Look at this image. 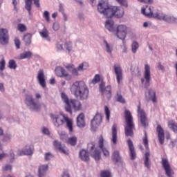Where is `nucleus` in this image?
Masks as SVG:
<instances>
[{
  "label": "nucleus",
  "mask_w": 177,
  "mask_h": 177,
  "mask_svg": "<svg viewBox=\"0 0 177 177\" xmlns=\"http://www.w3.org/2000/svg\"><path fill=\"white\" fill-rule=\"evenodd\" d=\"M97 10L106 19L116 17L121 19L124 16V8L117 6H109L107 0H101L97 5Z\"/></svg>",
  "instance_id": "obj_1"
},
{
  "label": "nucleus",
  "mask_w": 177,
  "mask_h": 177,
  "mask_svg": "<svg viewBox=\"0 0 177 177\" xmlns=\"http://www.w3.org/2000/svg\"><path fill=\"white\" fill-rule=\"evenodd\" d=\"M141 13L147 17H153L154 19H158V20H164V21H167V23H174L176 20L173 16L166 15L156 10L154 7H149L148 6L142 8Z\"/></svg>",
  "instance_id": "obj_2"
},
{
  "label": "nucleus",
  "mask_w": 177,
  "mask_h": 177,
  "mask_svg": "<svg viewBox=\"0 0 177 177\" xmlns=\"http://www.w3.org/2000/svg\"><path fill=\"white\" fill-rule=\"evenodd\" d=\"M70 91L76 97L80 100H86L89 95V89L84 81H76L71 86Z\"/></svg>",
  "instance_id": "obj_3"
},
{
  "label": "nucleus",
  "mask_w": 177,
  "mask_h": 177,
  "mask_svg": "<svg viewBox=\"0 0 177 177\" xmlns=\"http://www.w3.org/2000/svg\"><path fill=\"white\" fill-rule=\"evenodd\" d=\"M50 116L52 119V121L53 122V124L57 128H60L63 124L66 122V127L69 131V132L71 133L73 132L74 129L73 127V120L70 119V118L62 115V114H50Z\"/></svg>",
  "instance_id": "obj_4"
},
{
  "label": "nucleus",
  "mask_w": 177,
  "mask_h": 177,
  "mask_svg": "<svg viewBox=\"0 0 177 177\" xmlns=\"http://www.w3.org/2000/svg\"><path fill=\"white\" fill-rule=\"evenodd\" d=\"M124 118L126 126L124 127V133L127 138H133V131H135V123L133 122V117L129 110L124 111Z\"/></svg>",
  "instance_id": "obj_5"
},
{
  "label": "nucleus",
  "mask_w": 177,
  "mask_h": 177,
  "mask_svg": "<svg viewBox=\"0 0 177 177\" xmlns=\"http://www.w3.org/2000/svg\"><path fill=\"white\" fill-rule=\"evenodd\" d=\"M25 103L30 107V110H35V111L41 110V104L38 101L35 102V100L32 98V95H26Z\"/></svg>",
  "instance_id": "obj_6"
},
{
  "label": "nucleus",
  "mask_w": 177,
  "mask_h": 177,
  "mask_svg": "<svg viewBox=\"0 0 177 177\" xmlns=\"http://www.w3.org/2000/svg\"><path fill=\"white\" fill-rule=\"evenodd\" d=\"M138 115L140 118V124L145 129L149 127V120L147 119V116L146 115V112L145 110L142 109L140 102L138 105L137 110Z\"/></svg>",
  "instance_id": "obj_7"
},
{
  "label": "nucleus",
  "mask_w": 177,
  "mask_h": 177,
  "mask_svg": "<svg viewBox=\"0 0 177 177\" xmlns=\"http://www.w3.org/2000/svg\"><path fill=\"white\" fill-rule=\"evenodd\" d=\"M143 76L144 77L141 78V82L145 88H149L151 80V72L150 71V66L147 64L145 65Z\"/></svg>",
  "instance_id": "obj_8"
},
{
  "label": "nucleus",
  "mask_w": 177,
  "mask_h": 177,
  "mask_svg": "<svg viewBox=\"0 0 177 177\" xmlns=\"http://www.w3.org/2000/svg\"><path fill=\"white\" fill-rule=\"evenodd\" d=\"M160 163L162 168L165 169V175L167 177H174L175 172L174 171V169H172L171 164H169V161H168L167 158H162Z\"/></svg>",
  "instance_id": "obj_9"
},
{
  "label": "nucleus",
  "mask_w": 177,
  "mask_h": 177,
  "mask_svg": "<svg viewBox=\"0 0 177 177\" xmlns=\"http://www.w3.org/2000/svg\"><path fill=\"white\" fill-rule=\"evenodd\" d=\"M96 145L95 142H91L87 145V149L90 151L91 156L95 161L100 160V151L97 149H95Z\"/></svg>",
  "instance_id": "obj_10"
},
{
  "label": "nucleus",
  "mask_w": 177,
  "mask_h": 177,
  "mask_svg": "<svg viewBox=\"0 0 177 177\" xmlns=\"http://www.w3.org/2000/svg\"><path fill=\"white\" fill-rule=\"evenodd\" d=\"M106 84L101 82L100 84V92L104 97L107 98L108 100L111 99V86H107L105 87Z\"/></svg>",
  "instance_id": "obj_11"
},
{
  "label": "nucleus",
  "mask_w": 177,
  "mask_h": 177,
  "mask_svg": "<svg viewBox=\"0 0 177 177\" xmlns=\"http://www.w3.org/2000/svg\"><path fill=\"white\" fill-rule=\"evenodd\" d=\"M128 34V28L125 25H119L116 29V35L119 39L124 41Z\"/></svg>",
  "instance_id": "obj_12"
},
{
  "label": "nucleus",
  "mask_w": 177,
  "mask_h": 177,
  "mask_svg": "<svg viewBox=\"0 0 177 177\" xmlns=\"http://www.w3.org/2000/svg\"><path fill=\"white\" fill-rule=\"evenodd\" d=\"M97 145L100 150L102 152L103 156L104 157H110V151L104 147V138H103V136L101 135L98 138Z\"/></svg>",
  "instance_id": "obj_13"
},
{
  "label": "nucleus",
  "mask_w": 177,
  "mask_h": 177,
  "mask_svg": "<svg viewBox=\"0 0 177 177\" xmlns=\"http://www.w3.org/2000/svg\"><path fill=\"white\" fill-rule=\"evenodd\" d=\"M61 99L63 100L64 103L66 104L65 106L66 111L69 113V114H73V109H71V104H70L71 100L68 99V96H67L65 93H61Z\"/></svg>",
  "instance_id": "obj_14"
},
{
  "label": "nucleus",
  "mask_w": 177,
  "mask_h": 177,
  "mask_svg": "<svg viewBox=\"0 0 177 177\" xmlns=\"http://www.w3.org/2000/svg\"><path fill=\"white\" fill-rule=\"evenodd\" d=\"M37 79L42 88H46V80L45 79V72H44V70L40 69L38 71Z\"/></svg>",
  "instance_id": "obj_15"
},
{
  "label": "nucleus",
  "mask_w": 177,
  "mask_h": 177,
  "mask_svg": "<svg viewBox=\"0 0 177 177\" xmlns=\"http://www.w3.org/2000/svg\"><path fill=\"white\" fill-rule=\"evenodd\" d=\"M113 70H114L115 74L116 75L117 82L120 85V84H121V81L123 79L122 69L121 68V66L120 65L115 64L113 66Z\"/></svg>",
  "instance_id": "obj_16"
},
{
  "label": "nucleus",
  "mask_w": 177,
  "mask_h": 177,
  "mask_svg": "<svg viewBox=\"0 0 177 177\" xmlns=\"http://www.w3.org/2000/svg\"><path fill=\"white\" fill-rule=\"evenodd\" d=\"M34 153V147L32 145H26L25 150H18L17 154L19 156H31Z\"/></svg>",
  "instance_id": "obj_17"
},
{
  "label": "nucleus",
  "mask_w": 177,
  "mask_h": 177,
  "mask_svg": "<svg viewBox=\"0 0 177 177\" xmlns=\"http://www.w3.org/2000/svg\"><path fill=\"white\" fill-rule=\"evenodd\" d=\"M103 118L102 117V114L97 113L94 118L91 120V128L92 129H96L100 124H102V121Z\"/></svg>",
  "instance_id": "obj_18"
},
{
  "label": "nucleus",
  "mask_w": 177,
  "mask_h": 177,
  "mask_svg": "<svg viewBox=\"0 0 177 177\" xmlns=\"http://www.w3.org/2000/svg\"><path fill=\"white\" fill-rule=\"evenodd\" d=\"M53 145L56 150H59L60 153H63L65 156H68V149L64 145H62V143L57 140L53 142Z\"/></svg>",
  "instance_id": "obj_19"
},
{
  "label": "nucleus",
  "mask_w": 177,
  "mask_h": 177,
  "mask_svg": "<svg viewBox=\"0 0 177 177\" xmlns=\"http://www.w3.org/2000/svg\"><path fill=\"white\" fill-rule=\"evenodd\" d=\"M9 42V35L6 29L2 28L0 31V43L6 45Z\"/></svg>",
  "instance_id": "obj_20"
},
{
  "label": "nucleus",
  "mask_w": 177,
  "mask_h": 177,
  "mask_svg": "<svg viewBox=\"0 0 177 177\" xmlns=\"http://www.w3.org/2000/svg\"><path fill=\"white\" fill-rule=\"evenodd\" d=\"M37 8H39V0H33ZM31 6H32V0H25V9L28 12V15H31Z\"/></svg>",
  "instance_id": "obj_21"
},
{
  "label": "nucleus",
  "mask_w": 177,
  "mask_h": 177,
  "mask_svg": "<svg viewBox=\"0 0 177 177\" xmlns=\"http://www.w3.org/2000/svg\"><path fill=\"white\" fill-rule=\"evenodd\" d=\"M55 71L57 77H64L66 80H71V75L68 74L64 68H56Z\"/></svg>",
  "instance_id": "obj_22"
},
{
  "label": "nucleus",
  "mask_w": 177,
  "mask_h": 177,
  "mask_svg": "<svg viewBox=\"0 0 177 177\" xmlns=\"http://www.w3.org/2000/svg\"><path fill=\"white\" fill-rule=\"evenodd\" d=\"M145 99L147 102H153V103H156L157 102V97L156 95V91L153 89L148 90V95H145Z\"/></svg>",
  "instance_id": "obj_23"
},
{
  "label": "nucleus",
  "mask_w": 177,
  "mask_h": 177,
  "mask_svg": "<svg viewBox=\"0 0 177 177\" xmlns=\"http://www.w3.org/2000/svg\"><path fill=\"white\" fill-rule=\"evenodd\" d=\"M156 132L158 133L159 143L160 145H164V139H165L164 129H162V127L160 124L157 125Z\"/></svg>",
  "instance_id": "obj_24"
},
{
  "label": "nucleus",
  "mask_w": 177,
  "mask_h": 177,
  "mask_svg": "<svg viewBox=\"0 0 177 177\" xmlns=\"http://www.w3.org/2000/svg\"><path fill=\"white\" fill-rule=\"evenodd\" d=\"M127 145L129 147V150L130 151L131 160H135L136 158V151H135L133 142H132V140L131 139H128Z\"/></svg>",
  "instance_id": "obj_25"
},
{
  "label": "nucleus",
  "mask_w": 177,
  "mask_h": 177,
  "mask_svg": "<svg viewBox=\"0 0 177 177\" xmlns=\"http://www.w3.org/2000/svg\"><path fill=\"white\" fill-rule=\"evenodd\" d=\"M118 125L117 124H114L112 126L111 128V142L113 145H117V140H118V137H117V132H118Z\"/></svg>",
  "instance_id": "obj_26"
},
{
  "label": "nucleus",
  "mask_w": 177,
  "mask_h": 177,
  "mask_svg": "<svg viewBox=\"0 0 177 177\" xmlns=\"http://www.w3.org/2000/svg\"><path fill=\"white\" fill-rule=\"evenodd\" d=\"M71 107L72 106L73 110L75 111H80L82 107V104H81V102L78 100H71L70 101Z\"/></svg>",
  "instance_id": "obj_27"
},
{
  "label": "nucleus",
  "mask_w": 177,
  "mask_h": 177,
  "mask_svg": "<svg viewBox=\"0 0 177 177\" xmlns=\"http://www.w3.org/2000/svg\"><path fill=\"white\" fill-rule=\"evenodd\" d=\"M77 125L79 128H84L85 127V115L84 113H81L77 117Z\"/></svg>",
  "instance_id": "obj_28"
},
{
  "label": "nucleus",
  "mask_w": 177,
  "mask_h": 177,
  "mask_svg": "<svg viewBox=\"0 0 177 177\" xmlns=\"http://www.w3.org/2000/svg\"><path fill=\"white\" fill-rule=\"evenodd\" d=\"M48 165H41L39 167V174H38V176L39 177H45V175H46V171H48Z\"/></svg>",
  "instance_id": "obj_29"
},
{
  "label": "nucleus",
  "mask_w": 177,
  "mask_h": 177,
  "mask_svg": "<svg viewBox=\"0 0 177 177\" xmlns=\"http://www.w3.org/2000/svg\"><path fill=\"white\" fill-rule=\"evenodd\" d=\"M80 157L82 161H89V152L85 149H82L80 151Z\"/></svg>",
  "instance_id": "obj_30"
},
{
  "label": "nucleus",
  "mask_w": 177,
  "mask_h": 177,
  "mask_svg": "<svg viewBox=\"0 0 177 177\" xmlns=\"http://www.w3.org/2000/svg\"><path fill=\"white\" fill-rule=\"evenodd\" d=\"M112 161L113 162H121V156L120 155V151L115 150L112 153Z\"/></svg>",
  "instance_id": "obj_31"
},
{
  "label": "nucleus",
  "mask_w": 177,
  "mask_h": 177,
  "mask_svg": "<svg viewBox=\"0 0 177 177\" xmlns=\"http://www.w3.org/2000/svg\"><path fill=\"white\" fill-rule=\"evenodd\" d=\"M105 27L109 31H114V21L108 19L105 23Z\"/></svg>",
  "instance_id": "obj_32"
},
{
  "label": "nucleus",
  "mask_w": 177,
  "mask_h": 177,
  "mask_svg": "<svg viewBox=\"0 0 177 177\" xmlns=\"http://www.w3.org/2000/svg\"><path fill=\"white\" fill-rule=\"evenodd\" d=\"M39 34L41 38H44V39H47L48 41H50L49 31L47 30L46 28H44L43 30L39 32Z\"/></svg>",
  "instance_id": "obj_33"
},
{
  "label": "nucleus",
  "mask_w": 177,
  "mask_h": 177,
  "mask_svg": "<svg viewBox=\"0 0 177 177\" xmlns=\"http://www.w3.org/2000/svg\"><path fill=\"white\" fill-rule=\"evenodd\" d=\"M31 38H32V35L31 34L27 33L24 35V41L26 46H28V45H31Z\"/></svg>",
  "instance_id": "obj_34"
},
{
  "label": "nucleus",
  "mask_w": 177,
  "mask_h": 177,
  "mask_svg": "<svg viewBox=\"0 0 177 177\" xmlns=\"http://www.w3.org/2000/svg\"><path fill=\"white\" fill-rule=\"evenodd\" d=\"M149 157H150V153L146 152L144 164H145V167H147V169H149L150 171L151 165H150V160L149 159Z\"/></svg>",
  "instance_id": "obj_35"
},
{
  "label": "nucleus",
  "mask_w": 177,
  "mask_h": 177,
  "mask_svg": "<svg viewBox=\"0 0 177 177\" xmlns=\"http://www.w3.org/2000/svg\"><path fill=\"white\" fill-rule=\"evenodd\" d=\"M115 100L117 102H119V103H122V104H125V103H127L125 99L122 97V95H121V92L117 93Z\"/></svg>",
  "instance_id": "obj_36"
},
{
  "label": "nucleus",
  "mask_w": 177,
  "mask_h": 177,
  "mask_svg": "<svg viewBox=\"0 0 177 177\" xmlns=\"http://www.w3.org/2000/svg\"><path fill=\"white\" fill-rule=\"evenodd\" d=\"M145 136L142 138V143L145 147V149H149V139L147 138V132L146 130L144 131Z\"/></svg>",
  "instance_id": "obj_37"
},
{
  "label": "nucleus",
  "mask_w": 177,
  "mask_h": 177,
  "mask_svg": "<svg viewBox=\"0 0 177 177\" xmlns=\"http://www.w3.org/2000/svg\"><path fill=\"white\" fill-rule=\"evenodd\" d=\"M31 56H32V53H31L30 51H26L20 54L19 57L21 59H29L30 57H31Z\"/></svg>",
  "instance_id": "obj_38"
},
{
  "label": "nucleus",
  "mask_w": 177,
  "mask_h": 177,
  "mask_svg": "<svg viewBox=\"0 0 177 177\" xmlns=\"http://www.w3.org/2000/svg\"><path fill=\"white\" fill-rule=\"evenodd\" d=\"M77 137L72 136L68 138L67 143L68 145H71V146H75L77 145Z\"/></svg>",
  "instance_id": "obj_39"
},
{
  "label": "nucleus",
  "mask_w": 177,
  "mask_h": 177,
  "mask_svg": "<svg viewBox=\"0 0 177 177\" xmlns=\"http://www.w3.org/2000/svg\"><path fill=\"white\" fill-rule=\"evenodd\" d=\"M8 67L11 68V70H16V68H17L16 61H15V59H10L8 62Z\"/></svg>",
  "instance_id": "obj_40"
},
{
  "label": "nucleus",
  "mask_w": 177,
  "mask_h": 177,
  "mask_svg": "<svg viewBox=\"0 0 177 177\" xmlns=\"http://www.w3.org/2000/svg\"><path fill=\"white\" fill-rule=\"evenodd\" d=\"M88 67H89V64L88 62H84L82 64H80L78 66V70H87Z\"/></svg>",
  "instance_id": "obj_41"
},
{
  "label": "nucleus",
  "mask_w": 177,
  "mask_h": 177,
  "mask_svg": "<svg viewBox=\"0 0 177 177\" xmlns=\"http://www.w3.org/2000/svg\"><path fill=\"white\" fill-rule=\"evenodd\" d=\"M17 29L19 31H20V32H24L27 31V26H26L24 24H19L17 26Z\"/></svg>",
  "instance_id": "obj_42"
},
{
  "label": "nucleus",
  "mask_w": 177,
  "mask_h": 177,
  "mask_svg": "<svg viewBox=\"0 0 177 177\" xmlns=\"http://www.w3.org/2000/svg\"><path fill=\"white\" fill-rule=\"evenodd\" d=\"M138 48H139V44H138V42L136 41L133 42L131 45V50L133 53H136V51L138 50Z\"/></svg>",
  "instance_id": "obj_43"
},
{
  "label": "nucleus",
  "mask_w": 177,
  "mask_h": 177,
  "mask_svg": "<svg viewBox=\"0 0 177 177\" xmlns=\"http://www.w3.org/2000/svg\"><path fill=\"white\" fill-rule=\"evenodd\" d=\"M66 50L71 52L73 50V43L71 41H67L65 43Z\"/></svg>",
  "instance_id": "obj_44"
},
{
  "label": "nucleus",
  "mask_w": 177,
  "mask_h": 177,
  "mask_svg": "<svg viewBox=\"0 0 177 177\" xmlns=\"http://www.w3.org/2000/svg\"><path fill=\"white\" fill-rule=\"evenodd\" d=\"M92 84H97V82H100V75L97 74L95 75L94 78L91 81Z\"/></svg>",
  "instance_id": "obj_45"
},
{
  "label": "nucleus",
  "mask_w": 177,
  "mask_h": 177,
  "mask_svg": "<svg viewBox=\"0 0 177 177\" xmlns=\"http://www.w3.org/2000/svg\"><path fill=\"white\" fill-rule=\"evenodd\" d=\"M100 177H111V173L109 171H102L100 173Z\"/></svg>",
  "instance_id": "obj_46"
},
{
  "label": "nucleus",
  "mask_w": 177,
  "mask_h": 177,
  "mask_svg": "<svg viewBox=\"0 0 177 177\" xmlns=\"http://www.w3.org/2000/svg\"><path fill=\"white\" fill-rule=\"evenodd\" d=\"M104 110L106 120L110 121V109H109V107L107 106H105Z\"/></svg>",
  "instance_id": "obj_47"
},
{
  "label": "nucleus",
  "mask_w": 177,
  "mask_h": 177,
  "mask_svg": "<svg viewBox=\"0 0 177 177\" xmlns=\"http://www.w3.org/2000/svg\"><path fill=\"white\" fill-rule=\"evenodd\" d=\"M43 17L47 22L50 21V17L49 16L48 11H44V12L43 13Z\"/></svg>",
  "instance_id": "obj_48"
},
{
  "label": "nucleus",
  "mask_w": 177,
  "mask_h": 177,
  "mask_svg": "<svg viewBox=\"0 0 177 177\" xmlns=\"http://www.w3.org/2000/svg\"><path fill=\"white\" fill-rule=\"evenodd\" d=\"M6 64V61H5V58H3L1 61H0V70L1 71H3V70H5V66Z\"/></svg>",
  "instance_id": "obj_49"
},
{
  "label": "nucleus",
  "mask_w": 177,
  "mask_h": 177,
  "mask_svg": "<svg viewBox=\"0 0 177 177\" xmlns=\"http://www.w3.org/2000/svg\"><path fill=\"white\" fill-rule=\"evenodd\" d=\"M78 71H82V70L78 69V67L77 68L72 69L71 71L72 75H73L74 77H77Z\"/></svg>",
  "instance_id": "obj_50"
},
{
  "label": "nucleus",
  "mask_w": 177,
  "mask_h": 177,
  "mask_svg": "<svg viewBox=\"0 0 177 177\" xmlns=\"http://www.w3.org/2000/svg\"><path fill=\"white\" fill-rule=\"evenodd\" d=\"M14 41H15V44L17 49H20V45H21L20 39L16 37Z\"/></svg>",
  "instance_id": "obj_51"
},
{
  "label": "nucleus",
  "mask_w": 177,
  "mask_h": 177,
  "mask_svg": "<svg viewBox=\"0 0 177 177\" xmlns=\"http://www.w3.org/2000/svg\"><path fill=\"white\" fill-rule=\"evenodd\" d=\"M53 158V155H52V153H46L45 154V160L46 161H49V160H50V158Z\"/></svg>",
  "instance_id": "obj_52"
},
{
  "label": "nucleus",
  "mask_w": 177,
  "mask_h": 177,
  "mask_svg": "<svg viewBox=\"0 0 177 177\" xmlns=\"http://www.w3.org/2000/svg\"><path fill=\"white\" fill-rule=\"evenodd\" d=\"M104 43L106 45V52H108V53L111 54V48H110V46L109 45V43H107V41L106 40L104 41Z\"/></svg>",
  "instance_id": "obj_53"
},
{
  "label": "nucleus",
  "mask_w": 177,
  "mask_h": 177,
  "mask_svg": "<svg viewBox=\"0 0 177 177\" xmlns=\"http://www.w3.org/2000/svg\"><path fill=\"white\" fill-rule=\"evenodd\" d=\"M118 3L122 5L123 6H128V3H127V0H116Z\"/></svg>",
  "instance_id": "obj_54"
},
{
  "label": "nucleus",
  "mask_w": 177,
  "mask_h": 177,
  "mask_svg": "<svg viewBox=\"0 0 177 177\" xmlns=\"http://www.w3.org/2000/svg\"><path fill=\"white\" fill-rule=\"evenodd\" d=\"M53 28L54 31H58L59 28H60V25L58 23H54L53 26Z\"/></svg>",
  "instance_id": "obj_55"
},
{
  "label": "nucleus",
  "mask_w": 177,
  "mask_h": 177,
  "mask_svg": "<svg viewBox=\"0 0 177 177\" xmlns=\"http://www.w3.org/2000/svg\"><path fill=\"white\" fill-rule=\"evenodd\" d=\"M3 171H12V166L10 165H6L3 168Z\"/></svg>",
  "instance_id": "obj_56"
},
{
  "label": "nucleus",
  "mask_w": 177,
  "mask_h": 177,
  "mask_svg": "<svg viewBox=\"0 0 177 177\" xmlns=\"http://www.w3.org/2000/svg\"><path fill=\"white\" fill-rule=\"evenodd\" d=\"M138 2H144V3H153V0H138Z\"/></svg>",
  "instance_id": "obj_57"
},
{
  "label": "nucleus",
  "mask_w": 177,
  "mask_h": 177,
  "mask_svg": "<svg viewBox=\"0 0 177 177\" xmlns=\"http://www.w3.org/2000/svg\"><path fill=\"white\" fill-rule=\"evenodd\" d=\"M12 5L14 6L15 10H17V0H12Z\"/></svg>",
  "instance_id": "obj_58"
},
{
  "label": "nucleus",
  "mask_w": 177,
  "mask_h": 177,
  "mask_svg": "<svg viewBox=\"0 0 177 177\" xmlns=\"http://www.w3.org/2000/svg\"><path fill=\"white\" fill-rule=\"evenodd\" d=\"M158 68H159V70H162V71H164V70H165V68H164V66L161 64V62H159L158 64Z\"/></svg>",
  "instance_id": "obj_59"
},
{
  "label": "nucleus",
  "mask_w": 177,
  "mask_h": 177,
  "mask_svg": "<svg viewBox=\"0 0 177 177\" xmlns=\"http://www.w3.org/2000/svg\"><path fill=\"white\" fill-rule=\"evenodd\" d=\"M42 132L44 135H49V130L47 128H43Z\"/></svg>",
  "instance_id": "obj_60"
},
{
  "label": "nucleus",
  "mask_w": 177,
  "mask_h": 177,
  "mask_svg": "<svg viewBox=\"0 0 177 177\" xmlns=\"http://www.w3.org/2000/svg\"><path fill=\"white\" fill-rule=\"evenodd\" d=\"M8 154L6 153H0V160H3L6 157H7Z\"/></svg>",
  "instance_id": "obj_61"
},
{
  "label": "nucleus",
  "mask_w": 177,
  "mask_h": 177,
  "mask_svg": "<svg viewBox=\"0 0 177 177\" xmlns=\"http://www.w3.org/2000/svg\"><path fill=\"white\" fill-rule=\"evenodd\" d=\"M57 49H58V50H63V45L60 44H57Z\"/></svg>",
  "instance_id": "obj_62"
},
{
  "label": "nucleus",
  "mask_w": 177,
  "mask_h": 177,
  "mask_svg": "<svg viewBox=\"0 0 177 177\" xmlns=\"http://www.w3.org/2000/svg\"><path fill=\"white\" fill-rule=\"evenodd\" d=\"M10 156L11 157V161L12 160H15V153H13V151H10Z\"/></svg>",
  "instance_id": "obj_63"
},
{
  "label": "nucleus",
  "mask_w": 177,
  "mask_h": 177,
  "mask_svg": "<svg viewBox=\"0 0 177 177\" xmlns=\"http://www.w3.org/2000/svg\"><path fill=\"white\" fill-rule=\"evenodd\" d=\"M171 147L172 148L175 147V145L177 143V140H174V141H171Z\"/></svg>",
  "instance_id": "obj_64"
}]
</instances>
